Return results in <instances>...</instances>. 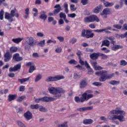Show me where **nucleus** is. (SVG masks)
Returning <instances> with one entry per match:
<instances>
[{
    "mask_svg": "<svg viewBox=\"0 0 127 127\" xmlns=\"http://www.w3.org/2000/svg\"><path fill=\"white\" fill-rule=\"evenodd\" d=\"M110 115L107 118L111 121H116L118 120L120 123H124L126 121V112L120 109L117 108L115 110H111L110 112Z\"/></svg>",
    "mask_w": 127,
    "mask_h": 127,
    "instance_id": "nucleus-1",
    "label": "nucleus"
},
{
    "mask_svg": "<svg viewBox=\"0 0 127 127\" xmlns=\"http://www.w3.org/2000/svg\"><path fill=\"white\" fill-rule=\"evenodd\" d=\"M48 91L50 94L52 95H54L55 97L57 99H60L61 98L62 95L64 94L66 91L63 88L58 87H54L53 86L48 87Z\"/></svg>",
    "mask_w": 127,
    "mask_h": 127,
    "instance_id": "nucleus-2",
    "label": "nucleus"
},
{
    "mask_svg": "<svg viewBox=\"0 0 127 127\" xmlns=\"http://www.w3.org/2000/svg\"><path fill=\"white\" fill-rule=\"evenodd\" d=\"M95 74L97 76H100L99 79L100 82H105L106 80H110L114 77V73L108 74L107 70H100Z\"/></svg>",
    "mask_w": 127,
    "mask_h": 127,
    "instance_id": "nucleus-3",
    "label": "nucleus"
},
{
    "mask_svg": "<svg viewBox=\"0 0 127 127\" xmlns=\"http://www.w3.org/2000/svg\"><path fill=\"white\" fill-rule=\"evenodd\" d=\"M18 17L19 14L16 13V9H14L10 11V13L8 12H5L4 15V17L5 19H7L9 22H12L13 21V17Z\"/></svg>",
    "mask_w": 127,
    "mask_h": 127,
    "instance_id": "nucleus-4",
    "label": "nucleus"
},
{
    "mask_svg": "<svg viewBox=\"0 0 127 127\" xmlns=\"http://www.w3.org/2000/svg\"><path fill=\"white\" fill-rule=\"evenodd\" d=\"M83 21L85 22V23H90V22H94V21L100 22V19H99L97 15L92 14L90 16L85 17Z\"/></svg>",
    "mask_w": 127,
    "mask_h": 127,
    "instance_id": "nucleus-5",
    "label": "nucleus"
},
{
    "mask_svg": "<svg viewBox=\"0 0 127 127\" xmlns=\"http://www.w3.org/2000/svg\"><path fill=\"white\" fill-rule=\"evenodd\" d=\"M65 79L64 75H57L55 76H49L46 79V82H54L55 81H60Z\"/></svg>",
    "mask_w": 127,
    "mask_h": 127,
    "instance_id": "nucleus-6",
    "label": "nucleus"
},
{
    "mask_svg": "<svg viewBox=\"0 0 127 127\" xmlns=\"http://www.w3.org/2000/svg\"><path fill=\"white\" fill-rule=\"evenodd\" d=\"M94 34L92 32V31L90 30L82 29L81 32V36L82 37H86V38H93L94 37Z\"/></svg>",
    "mask_w": 127,
    "mask_h": 127,
    "instance_id": "nucleus-7",
    "label": "nucleus"
},
{
    "mask_svg": "<svg viewBox=\"0 0 127 127\" xmlns=\"http://www.w3.org/2000/svg\"><path fill=\"white\" fill-rule=\"evenodd\" d=\"M93 94V91L91 90H86L84 93L82 94V95L84 98H85L86 101H88L89 99L94 97V95Z\"/></svg>",
    "mask_w": 127,
    "mask_h": 127,
    "instance_id": "nucleus-8",
    "label": "nucleus"
},
{
    "mask_svg": "<svg viewBox=\"0 0 127 127\" xmlns=\"http://www.w3.org/2000/svg\"><path fill=\"white\" fill-rule=\"evenodd\" d=\"M54 8L56 9H54L53 13L52 12L49 13H48L49 16L56 15V14H58V13H59V12H60V11H61V6L59 4H56L54 6Z\"/></svg>",
    "mask_w": 127,
    "mask_h": 127,
    "instance_id": "nucleus-9",
    "label": "nucleus"
},
{
    "mask_svg": "<svg viewBox=\"0 0 127 127\" xmlns=\"http://www.w3.org/2000/svg\"><path fill=\"white\" fill-rule=\"evenodd\" d=\"M20 68H21V63H19L17 64L14 65L13 67H9V72H16V71L20 70Z\"/></svg>",
    "mask_w": 127,
    "mask_h": 127,
    "instance_id": "nucleus-10",
    "label": "nucleus"
},
{
    "mask_svg": "<svg viewBox=\"0 0 127 127\" xmlns=\"http://www.w3.org/2000/svg\"><path fill=\"white\" fill-rule=\"evenodd\" d=\"M27 44L29 45L31 47L34 46V45H36V40L34 39L33 37L28 38L27 40Z\"/></svg>",
    "mask_w": 127,
    "mask_h": 127,
    "instance_id": "nucleus-11",
    "label": "nucleus"
},
{
    "mask_svg": "<svg viewBox=\"0 0 127 127\" xmlns=\"http://www.w3.org/2000/svg\"><path fill=\"white\" fill-rule=\"evenodd\" d=\"M24 117L26 121H30L33 118V115L30 111H27L24 114Z\"/></svg>",
    "mask_w": 127,
    "mask_h": 127,
    "instance_id": "nucleus-12",
    "label": "nucleus"
},
{
    "mask_svg": "<svg viewBox=\"0 0 127 127\" xmlns=\"http://www.w3.org/2000/svg\"><path fill=\"white\" fill-rule=\"evenodd\" d=\"M23 59L18 53H16L13 55V60H14L16 62H20V61H22Z\"/></svg>",
    "mask_w": 127,
    "mask_h": 127,
    "instance_id": "nucleus-13",
    "label": "nucleus"
},
{
    "mask_svg": "<svg viewBox=\"0 0 127 127\" xmlns=\"http://www.w3.org/2000/svg\"><path fill=\"white\" fill-rule=\"evenodd\" d=\"M88 86V81L87 79H84L83 80H81L79 83V88L80 89H84L86 88Z\"/></svg>",
    "mask_w": 127,
    "mask_h": 127,
    "instance_id": "nucleus-14",
    "label": "nucleus"
},
{
    "mask_svg": "<svg viewBox=\"0 0 127 127\" xmlns=\"http://www.w3.org/2000/svg\"><path fill=\"white\" fill-rule=\"evenodd\" d=\"M85 66L87 69L88 74L89 75H93L94 73V70H93V69L91 68V66L89 65V64H88L87 61H85Z\"/></svg>",
    "mask_w": 127,
    "mask_h": 127,
    "instance_id": "nucleus-15",
    "label": "nucleus"
},
{
    "mask_svg": "<svg viewBox=\"0 0 127 127\" xmlns=\"http://www.w3.org/2000/svg\"><path fill=\"white\" fill-rule=\"evenodd\" d=\"M74 100L76 103H84L86 101V99L84 97L83 94H82L80 98L78 96L75 97Z\"/></svg>",
    "mask_w": 127,
    "mask_h": 127,
    "instance_id": "nucleus-16",
    "label": "nucleus"
},
{
    "mask_svg": "<svg viewBox=\"0 0 127 127\" xmlns=\"http://www.w3.org/2000/svg\"><path fill=\"white\" fill-rule=\"evenodd\" d=\"M93 106L84 107L77 108V111H79V112H85L86 111H91V110H93Z\"/></svg>",
    "mask_w": 127,
    "mask_h": 127,
    "instance_id": "nucleus-17",
    "label": "nucleus"
},
{
    "mask_svg": "<svg viewBox=\"0 0 127 127\" xmlns=\"http://www.w3.org/2000/svg\"><path fill=\"white\" fill-rule=\"evenodd\" d=\"M46 12L45 11H42L40 13V16L39 17L40 19H42V20L44 21V22L47 19V15H46Z\"/></svg>",
    "mask_w": 127,
    "mask_h": 127,
    "instance_id": "nucleus-18",
    "label": "nucleus"
},
{
    "mask_svg": "<svg viewBox=\"0 0 127 127\" xmlns=\"http://www.w3.org/2000/svg\"><path fill=\"white\" fill-rule=\"evenodd\" d=\"M99 56L100 53H93L90 55V57L92 60H96V59H98V58H99Z\"/></svg>",
    "mask_w": 127,
    "mask_h": 127,
    "instance_id": "nucleus-19",
    "label": "nucleus"
},
{
    "mask_svg": "<svg viewBox=\"0 0 127 127\" xmlns=\"http://www.w3.org/2000/svg\"><path fill=\"white\" fill-rule=\"evenodd\" d=\"M102 9H103V5H99L94 9L93 12L94 13H99Z\"/></svg>",
    "mask_w": 127,
    "mask_h": 127,
    "instance_id": "nucleus-20",
    "label": "nucleus"
},
{
    "mask_svg": "<svg viewBox=\"0 0 127 127\" xmlns=\"http://www.w3.org/2000/svg\"><path fill=\"white\" fill-rule=\"evenodd\" d=\"M110 14H111V9L109 8H106L103 10L102 13H101L100 14L101 15H102V16H103V15H108Z\"/></svg>",
    "mask_w": 127,
    "mask_h": 127,
    "instance_id": "nucleus-21",
    "label": "nucleus"
},
{
    "mask_svg": "<svg viewBox=\"0 0 127 127\" xmlns=\"http://www.w3.org/2000/svg\"><path fill=\"white\" fill-rule=\"evenodd\" d=\"M16 98H17L16 94H10L8 96V101L11 102V101L15 100Z\"/></svg>",
    "mask_w": 127,
    "mask_h": 127,
    "instance_id": "nucleus-22",
    "label": "nucleus"
},
{
    "mask_svg": "<svg viewBox=\"0 0 127 127\" xmlns=\"http://www.w3.org/2000/svg\"><path fill=\"white\" fill-rule=\"evenodd\" d=\"M5 59H4V62H8L10 60V55L9 53L6 52L4 56Z\"/></svg>",
    "mask_w": 127,
    "mask_h": 127,
    "instance_id": "nucleus-23",
    "label": "nucleus"
},
{
    "mask_svg": "<svg viewBox=\"0 0 127 127\" xmlns=\"http://www.w3.org/2000/svg\"><path fill=\"white\" fill-rule=\"evenodd\" d=\"M124 48V47L123 46L121 45H114L112 47V50L113 51H116V50H118L119 49H123Z\"/></svg>",
    "mask_w": 127,
    "mask_h": 127,
    "instance_id": "nucleus-24",
    "label": "nucleus"
},
{
    "mask_svg": "<svg viewBox=\"0 0 127 127\" xmlns=\"http://www.w3.org/2000/svg\"><path fill=\"white\" fill-rule=\"evenodd\" d=\"M94 123V121L92 119H86L83 121L84 125H92Z\"/></svg>",
    "mask_w": 127,
    "mask_h": 127,
    "instance_id": "nucleus-25",
    "label": "nucleus"
},
{
    "mask_svg": "<svg viewBox=\"0 0 127 127\" xmlns=\"http://www.w3.org/2000/svg\"><path fill=\"white\" fill-rule=\"evenodd\" d=\"M23 39V38H17L15 39H12V41L14 43H16V44H18L20 42H21Z\"/></svg>",
    "mask_w": 127,
    "mask_h": 127,
    "instance_id": "nucleus-26",
    "label": "nucleus"
},
{
    "mask_svg": "<svg viewBox=\"0 0 127 127\" xmlns=\"http://www.w3.org/2000/svg\"><path fill=\"white\" fill-rule=\"evenodd\" d=\"M103 46H106L107 47H109V46H110V41L108 40H105L103 41L101 47H103Z\"/></svg>",
    "mask_w": 127,
    "mask_h": 127,
    "instance_id": "nucleus-27",
    "label": "nucleus"
},
{
    "mask_svg": "<svg viewBox=\"0 0 127 127\" xmlns=\"http://www.w3.org/2000/svg\"><path fill=\"white\" fill-rule=\"evenodd\" d=\"M29 79H30V77H28V78H25L23 79H18V82H20L21 84H23V83H25V82H27V81H29Z\"/></svg>",
    "mask_w": 127,
    "mask_h": 127,
    "instance_id": "nucleus-28",
    "label": "nucleus"
},
{
    "mask_svg": "<svg viewBox=\"0 0 127 127\" xmlns=\"http://www.w3.org/2000/svg\"><path fill=\"white\" fill-rule=\"evenodd\" d=\"M114 3L113 2H109V1H106L104 2V5L106 6V7H111V6H113L114 5Z\"/></svg>",
    "mask_w": 127,
    "mask_h": 127,
    "instance_id": "nucleus-29",
    "label": "nucleus"
},
{
    "mask_svg": "<svg viewBox=\"0 0 127 127\" xmlns=\"http://www.w3.org/2000/svg\"><path fill=\"white\" fill-rule=\"evenodd\" d=\"M35 70H36V66L34 64H32L30 66V68L29 69V73H32L33 71H35Z\"/></svg>",
    "mask_w": 127,
    "mask_h": 127,
    "instance_id": "nucleus-30",
    "label": "nucleus"
},
{
    "mask_svg": "<svg viewBox=\"0 0 127 127\" xmlns=\"http://www.w3.org/2000/svg\"><path fill=\"white\" fill-rule=\"evenodd\" d=\"M64 12H65V13H68L69 12V10L68 9V3H64Z\"/></svg>",
    "mask_w": 127,
    "mask_h": 127,
    "instance_id": "nucleus-31",
    "label": "nucleus"
},
{
    "mask_svg": "<svg viewBox=\"0 0 127 127\" xmlns=\"http://www.w3.org/2000/svg\"><path fill=\"white\" fill-rule=\"evenodd\" d=\"M39 108H40L39 104H33L30 106V108L34 110H37Z\"/></svg>",
    "mask_w": 127,
    "mask_h": 127,
    "instance_id": "nucleus-32",
    "label": "nucleus"
},
{
    "mask_svg": "<svg viewBox=\"0 0 127 127\" xmlns=\"http://www.w3.org/2000/svg\"><path fill=\"white\" fill-rule=\"evenodd\" d=\"M120 64L121 66H127V62L124 60H122L120 61Z\"/></svg>",
    "mask_w": 127,
    "mask_h": 127,
    "instance_id": "nucleus-33",
    "label": "nucleus"
},
{
    "mask_svg": "<svg viewBox=\"0 0 127 127\" xmlns=\"http://www.w3.org/2000/svg\"><path fill=\"white\" fill-rule=\"evenodd\" d=\"M109 84L111 85H119L120 84V81L111 80L109 82Z\"/></svg>",
    "mask_w": 127,
    "mask_h": 127,
    "instance_id": "nucleus-34",
    "label": "nucleus"
},
{
    "mask_svg": "<svg viewBox=\"0 0 127 127\" xmlns=\"http://www.w3.org/2000/svg\"><path fill=\"white\" fill-rule=\"evenodd\" d=\"M32 11L35 12L33 13V16H34V17H36V16L38 15V10H37L36 8H33L32 9Z\"/></svg>",
    "mask_w": 127,
    "mask_h": 127,
    "instance_id": "nucleus-35",
    "label": "nucleus"
},
{
    "mask_svg": "<svg viewBox=\"0 0 127 127\" xmlns=\"http://www.w3.org/2000/svg\"><path fill=\"white\" fill-rule=\"evenodd\" d=\"M41 78H42V75H41V74H40L36 75L35 79V82H38V81H40V80H41Z\"/></svg>",
    "mask_w": 127,
    "mask_h": 127,
    "instance_id": "nucleus-36",
    "label": "nucleus"
},
{
    "mask_svg": "<svg viewBox=\"0 0 127 127\" xmlns=\"http://www.w3.org/2000/svg\"><path fill=\"white\" fill-rule=\"evenodd\" d=\"M58 99L60 98H56L55 97V95L54 96V97H48V102H52L53 101H55L56 100H57Z\"/></svg>",
    "mask_w": 127,
    "mask_h": 127,
    "instance_id": "nucleus-37",
    "label": "nucleus"
},
{
    "mask_svg": "<svg viewBox=\"0 0 127 127\" xmlns=\"http://www.w3.org/2000/svg\"><path fill=\"white\" fill-rule=\"evenodd\" d=\"M10 51L11 53H14V52H16V51H17V47H13L10 48Z\"/></svg>",
    "mask_w": 127,
    "mask_h": 127,
    "instance_id": "nucleus-38",
    "label": "nucleus"
},
{
    "mask_svg": "<svg viewBox=\"0 0 127 127\" xmlns=\"http://www.w3.org/2000/svg\"><path fill=\"white\" fill-rule=\"evenodd\" d=\"M25 98H26L25 96H20L17 98V102H19V103H20V102H22V101H23V100H24Z\"/></svg>",
    "mask_w": 127,
    "mask_h": 127,
    "instance_id": "nucleus-39",
    "label": "nucleus"
},
{
    "mask_svg": "<svg viewBox=\"0 0 127 127\" xmlns=\"http://www.w3.org/2000/svg\"><path fill=\"white\" fill-rule=\"evenodd\" d=\"M60 18H63V19H64L66 17V14H65V13H64L62 12H60Z\"/></svg>",
    "mask_w": 127,
    "mask_h": 127,
    "instance_id": "nucleus-40",
    "label": "nucleus"
},
{
    "mask_svg": "<svg viewBox=\"0 0 127 127\" xmlns=\"http://www.w3.org/2000/svg\"><path fill=\"white\" fill-rule=\"evenodd\" d=\"M17 125L18 126V127H24L25 126L24 124H23L22 122L19 121H17Z\"/></svg>",
    "mask_w": 127,
    "mask_h": 127,
    "instance_id": "nucleus-41",
    "label": "nucleus"
},
{
    "mask_svg": "<svg viewBox=\"0 0 127 127\" xmlns=\"http://www.w3.org/2000/svg\"><path fill=\"white\" fill-rule=\"evenodd\" d=\"M3 13H4V11H3V9H1L0 11V19L1 20L3 19Z\"/></svg>",
    "mask_w": 127,
    "mask_h": 127,
    "instance_id": "nucleus-42",
    "label": "nucleus"
},
{
    "mask_svg": "<svg viewBox=\"0 0 127 127\" xmlns=\"http://www.w3.org/2000/svg\"><path fill=\"white\" fill-rule=\"evenodd\" d=\"M92 84L94 85V86H96L97 87H99L100 86H102V83L100 82L95 81L93 82Z\"/></svg>",
    "mask_w": 127,
    "mask_h": 127,
    "instance_id": "nucleus-43",
    "label": "nucleus"
},
{
    "mask_svg": "<svg viewBox=\"0 0 127 127\" xmlns=\"http://www.w3.org/2000/svg\"><path fill=\"white\" fill-rule=\"evenodd\" d=\"M55 52L57 53H61V52H62V48H61V47H58L55 50Z\"/></svg>",
    "mask_w": 127,
    "mask_h": 127,
    "instance_id": "nucleus-44",
    "label": "nucleus"
},
{
    "mask_svg": "<svg viewBox=\"0 0 127 127\" xmlns=\"http://www.w3.org/2000/svg\"><path fill=\"white\" fill-rule=\"evenodd\" d=\"M69 64H73V65H77V61H76L75 60H70L68 62Z\"/></svg>",
    "mask_w": 127,
    "mask_h": 127,
    "instance_id": "nucleus-45",
    "label": "nucleus"
},
{
    "mask_svg": "<svg viewBox=\"0 0 127 127\" xmlns=\"http://www.w3.org/2000/svg\"><path fill=\"white\" fill-rule=\"evenodd\" d=\"M39 45L40 46H41V47H44V46L45 45V40H43V41H41L39 43Z\"/></svg>",
    "mask_w": 127,
    "mask_h": 127,
    "instance_id": "nucleus-46",
    "label": "nucleus"
},
{
    "mask_svg": "<svg viewBox=\"0 0 127 127\" xmlns=\"http://www.w3.org/2000/svg\"><path fill=\"white\" fill-rule=\"evenodd\" d=\"M77 42V39L75 38H73L71 39V40L69 41V43L71 44H75Z\"/></svg>",
    "mask_w": 127,
    "mask_h": 127,
    "instance_id": "nucleus-47",
    "label": "nucleus"
},
{
    "mask_svg": "<svg viewBox=\"0 0 127 127\" xmlns=\"http://www.w3.org/2000/svg\"><path fill=\"white\" fill-rule=\"evenodd\" d=\"M114 28H117V29H122V25L120 24H115L113 25Z\"/></svg>",
    "mask_w": 127,
    "mask_h": 127,
    "instance_id": "nucleus-48",
    "label": "nucleus"
},
{
    "mask_svg": "<svg viewBox=\"0 0 127 127\" xmlns=\"http://www.w3.org/2000/svg\"><path fill=\"white\" fill-rule=\"evenodd\" d=\"M67 121H65L64 123L59 125L60 127H68V125H67Z\"/></svg>",
    "mask_w": 127,
    "mask_h": 127,
    "instance_id": "nucleus-49",
    "label": "nucleus"
},
{
    "mask_svg": "<svg viewBox=\"0 0 127 127\" xmlns=\"http://www.w3.org/2000/svg\"><path fill=\"white\" fill-rule=\"evenodd\" d=\"M70 10H71L72 11H75V10L77 9V8L75 7V5L74 4H71L70 5Z\"/></svg>",
    "mask_w": 127,
    "mask_h": 127,
    "instance_id": "nucleus-50",
    "label": "nucleus"
},
{
    "mask_svg": "<svg viewBox=\"0 0 127 127\" xmlns=\"http://www.w3.org/2000/svg\"><path fill=\"white\" fill-rule=\"evenodd\" d=\"M73 78L74 79H80L81 78V75H78L76 73H74L73 74Z\"/></svg>",
    "mask_w": 127,
    "mask_h": 127,
    "instance_id": "nucleus-51",
    "label": "nucleus"
},
{
    "mask_svg": "<svg viewBox=\"0 0 127 127\" xmlns=\"http://www.w3.org/2000/svg\"><path fill=\"white\" fill-rule=\"evenodd\" d=\"M100 56H101V57H102V59H103L104 60H106V59H107V58H108V56H107L104 54L100 53Z\"/></svg>",
    "mask_w": 127,
    "mask_h": 127,
    "instance_id": "nucleus-52",
    "label": "nucleus"
},
{
    "mask_svg": "<svg viewBox=\"0 0 127 127\" xmlns=\"http://www.w3.org/2000/svg\"><path fill=\"white\" fill-rule=\"evenodd\" d=\"M42 102H46V103H48V97L45 96L42 98Z\"/></svg>",
    "mask_w": 127,
    "mask_h": 127,
    "instance_id": "nucleus-53",
    "label": "nucleus"
},
{
    "mask_svg": "<svg viewBox=\"0 0 127 127\" xmlns=\"http://www.w3.org/2000/svg\"><path fill=\"white\" fill-rule=\"evenodd\" d=\"M101 50L104 51L105 53H109V52H110V50L107 49V48L105 47L102 48Z\"/></svg>",
    "mask_w": 127,
    "mask_h": 127,
    "instance_id": "nucleus-54",
    "label": "nucleus"
},
{
    "mask_svg": "<svg viewBox=\"0 0 127 127\" xmlns=\"http://www.w3.org/2000/svg\"><path fill=\"white\" fill-rule=\"evenodd\" d=\"M68 17H70L71 18H74V17L76 16V14L75 13H72L70 14H68Z\"/></svg>",
    "mask_w": 127,
    "mask_h": 127,
    "instance_id": "nucleus-55",
    "label": "nucleus"
},
{
    "mask_svg": "<svg viewBox=\"0 0 127 127\" xmlns=\"http://www.w3.org/2000/svg\"><path fill=\"white\" fill-rule=\"evenodd\" d=\"M57 39H58L60 42H63L64 41V37H61V36H59L57 37Z\"/></svg>",
    "mask_w": 127,
    "mask_h": 127,
    "instance_id": "nucleus-56",
    "label": "nucleus"
},
{
    "mask_svg": "<svg viewBox=\"0 0 127 127\" xmlns=\"http://www.w3.org/2000/svg\"><path fill=\"white\" fill-rule=\"evenodd\" d=\"M81 2L83 5H86V4H88V0H81Z\"/></svg>",
    "mask_w": 127,
    "mask_h": 127,
    "instance_id": "nucleus-57",
    "label": "nucleus"
},
{
    "mask_svg": "<svg viewBox=\"0 0 127 127\" xmlns=\"http://www.w3.org/2000/svg\"><path fill=\"white\" fill-rule=\"evenodd\" d=\"M76 55L78 56L79 59H80L81 56L82 55V53L81 52V51H77V52H76Z\"/></svg>",
    "mask_w": 127,
    "mask_h": 127,
    "instance_id": "nucleus-58",
    "label": "nucleus"
},
{
    "mask_svg": "<svg viewBox=\"0 0 127 127\" xmlns=\"http://www.w3.org/2000/svg\"><path fill=\"white\" fill-rule=\"evenodd\" d=\"M90 28L92 29H94V28H96V25L95 24H90L89 25Z\"/></svg>",
    "mask_w": 127,
    "mask_h": 127,
    "instance_id": "nucleus-59",
    "label": "nucleus"
},
{
    "mask_svg": "<svg viewBox=\"0 0 127 127\" xmlns=\"http://www.w3.org/2000/svg\"><path fill=\"white\" fill-rule=\"evenodd\" d=\"M94 69L95 70H102L103 69V67H102L101 66H96L95 67H94Z\"/></svg>",
    "mask_w": 127,
    "mask_h": 127,
    "instance_id": "nucleus-60",
    "label": "nucleus"
},
{
    "mask_svg": "<svg viewBox=\"0 0 127 127\" xmlns=\"http://www.w3.org/2000/svg\"><path fill=\"white\" fill-rule=\"evenodd\" d=\"M37 36H39V37H43V36H44V34L41 32H38L37 33Z\"/></svg>",
    "mask_w": 127,
    "mask_h": 127,
    "instance_id": "nucleus-61",
    "label": "nucleus"
},
{
    "mask_svg": "<svg viewBox=\"0 0 127 127\" xmlns=\"http://www.w3.org/2000/svg\"><path fill=\"white\" fill-rule=\"evenodd\" d=\"M39 111H40V112H45V108L42 106H40V108H39Z\"/></svg>",
    "mask_w": 127,
    "mask_h": 127,
    "instance_id": "nucleus-62",
    "label": "nucleus"
},
{
    "mask_svg": "<svg viewBox=\"0 0 127 127\" xmlns=\"http://www.w3.org/2000/svg\"><path fill=\"white\" fill-rule=\"evenodd\" d=\"M64 24V20H63V19H60L59 20V24L60 25H61L62 24Z\"/></svg>",
    "mask_w": 127,
    "mask_h": 127,
    "instance_id": "nucleus-63",
    "label": "nucleus"
},
{
    "mask_svg": "<svg viewBox=\"0 0 127 127\" xmlns=\"http://www.w3.org/2000/svg\"><path fill=\"white\" fill-rule=\"evenodd\" d=\"M22 111H23V108H19L17 109V113H19L20 114H22Z\"/></svg>",
    "mask_w": 127,
    "mask_h": 127,
    "instance_id": "nucleus-64",
    "label": "nucleus"
}]
</instances>
